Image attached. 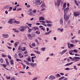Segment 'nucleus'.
<instances>
[{
  "instance_id": "1",
  "label": "nucleus",
  "mask_w": 80,
  "mask_h": 80,
  "mask_svg": "<svg viewBox=\"0 0 80 80\" xmlns=\"http://www.w3.org/2000/svg\"><path fill=\"white\" fill-rule=\"evenodd\" d=\"M69 59H71V60H73L74 62H78L79 61V60H80V57H74L73 58H72L71 57H69Z\"/></svg>"
},
{
  "instance_id": "2",
  "label": "nucleus",
  "mask_w": 80,
  "mask_h": 80,
  "mask_svg": "<svg viewBox=\"0 0 80 80\" xmlns=\"http://www.w3.org/2000/svg\"><path fill=\"white\" fill-rule=\"evenodd\" d=\"M57 2H55V6H57V7H59L60 6V2H62V3H63V2L62 1V0H57Z\"/></svg>"
},
{
  "instance_id": "3",
  "label": "nucleus",
  "mask_w": 80,
  "mask_h": 80,
  "mask_svg": "<svg viewBox=\"0 0 80 80\" xmlns=\"http://www.w3.org/2000/svg\"><path fill=\"white\" fill-rule=\"evenodd\" d=\"M35 5H40L42 4V1L40 2V0H36L35 2Z\"/></svg>"
},
{
  "instance_id": "4",
  "label": "nucleus",
  "mask_w": 80,
  "mask_h": 80,
  "mask_svg": "<svg viewBox=\"0 0 80 80\" xmlns=\"http://www.w3.org/2000/svg\"><path fill=\"white\" fill-rule=\"evenodd\" d=\"M69 18V17L67 15V14L64 13V19L65 20V21L66 22H67V21H68V20Z\"/></svg>"
},
{
  "instance_id": "5",
  "label": "nucleus",
  "mask_w": 80,
  "mask_h": 80,
  "mask_svg": "<svg viewBox=\"0 0 80 80\" xmlns=\"http://www.w3.org/2000/svg\"><path fill=\"white\" fill-rule=\"evenodd\" d=\"M13 21H14V19H10L8 21V23L9 24H12L13 23Z\"/></svg>"
},
{
  "instance_id": "6",
  "label": "nucleus",
  "mask_w": 80,
  "mask_h": 80,
  "mask_svg": "<svg viewBox=\"0 0 80 80\" xmlns=\"http://www.w3.org/2000/svg\"><path fill=\"white\" fill-rule=\"evenodd\" d=\"M79 15H80V12H74V16L75 17H77Z\"/></svg>"
},
{
  "instance_id": "7",
  "label": "nucleus",
  "mask_w": 80,
  "mask_h": 80,
  "mask_svg": "<svg viewBox=\"0 0 80 80\" xmlns=\"http://www.w3.org/2000/svg\"><path fill=\"white\" fill-rule=\"evenodd\" d=\"M48 78L50 80H54L56 78L55 76L52 75H50L49 77Z\"/></svg>"
},
{
  "instance_id": "8",
  "label": "nucleus",
  "mask_w": 80,
  "mask_h": 80,
  "mask_svg": "<svg viewBox=\"0 0 80 80\" xmlns=\"http://www.w3.org/2000/svg\"><path fill=\"white\" fill-rule=\"evenodd\" d=\"M30 65H31L32 67L34 68L35 66H37V64L36 63H33L32 62H31L30 63Z\"/></svg>"
},
{
  "instance_id": "9",
  "label": "nucleus",
  "mask_w": 80,
  "mask_h": 80,
  "mask_svg": "<svg viewBox=\"0 0 80 80\" xmlns=\"http://www.w3.org/2000/svg\"><path fill=\"white\" fill-rule=\"evenodd\" d=\"M72 53H74V51H73V50H71L69 51V53L70 55H74L75 54Z\"/></svg>"
},
{
  "instance_id": "10",
  "label": "nucleus",
  "mask_w": 80,
  "mask_h": 80,
  "mask_svg": "<svg viewBox=\"0 0 80 80\" xmlns=\"http://www.w3.org/2000/svg\"><path fill=\"white\" fill-rule=\"evenodd\" d=\"M69 10V8L68 7H67L66 8L65 10H64V13H65L66 14H67V12H68V11Z\"/></svg>"
},
{
  "instance_id": "11",
  "label": "nucleus",
  "mask_w": 80,
  "mask_h": 80,
  "mask_svg": "<svg viewBox=\"0 0 80 80\" xmlns=\"http://www.w3.org/2000/svg\"><path fill=\"white\" fill-rule=\"evenodd\" d=\"M20 28H21V32H23V31H25V30L26 28L25 27L21 26Z\"/></svg>"
},
{
  "instance_id": "12",
  "label": "nucleus",
  "mask_w": 80,
  "mask_h": 80,
  "mask_svg": "<svg viewBox=\"0 0 80 80\" xmlns=\"http://www.w3.org/2000/svg\"><path fill=\"white\" fill-rule=\"evenodd\" d=\"M2 37L5 38H8V37H9V35L8 34L6 35L5 34H2Z\"/></svg>"
},
{
  "instance_id": "13",
  "label": "nucleus",
  "mask_w": 80,
  "mask_h": 80,
  "mask_svg": "<svg viewBox=\"0 0 80 80\" xmlns=\"http://www.w3.org/2000/svg\"><path fill=\"white\" fill-rule=\"evenodd\" d=\"M73 62H71L70 63L67 64L64 66V67H67V66H70V65H72V64H73Z\"/></svg>"
},
{
  "instance_id": "14",
  "label": "nucleus",
  "mask_w": 80,
  "mask_h": 80,
  "mask_svg": "<svg viewBox=\"0 0 80 80\" xmlns=\"http://www.w3.org/2000/svg\"><path fill=\"white\" fill-rule=\"evenodd\" d=\"M27 60H28L29 62H31L32 60H31V57L30 56H28V58H27Z\"/></svg>"
},
{
  "instance_id": "15",
  "label": "nucleus",
  "mask_w": 80,
  "mask_h": 80,
  "mask_svg": "<svg viewBox=\"0 0 80 80\" xmlns=\"http://www.w3.org/2000/svg\"><path fill=\"white\" fill-rule=\"evenodd\" d=\"M28 38H29L30 40H32V36H31V34H28Z\"/></svg>"
},
{
  "instance_id": "16",
  "label": "nucleus",
  "mask_w": 80,
  "mask_h": 80,
  "mask_svg": "<svg viewBox=\"0 0 80 80\" xmlns=\"http://www.w3.org/2000/svg\"><path fill=\"white\" fill-rule=\"evenodd\" d=\"M32 28L34 30H39V28L38 27H34Z\"/></svg>"
},
{
  "instance_id": "17",
  "label": "nucleus",
  "mask_w": 80,
  "mask_h": 80,
  "mask_svg": "<svg viewBox=\"0 0 80 80\" xmlns=\"http://www.w3.org/2000/svg\"><path fill=\"white\" fill-rule=\"evenodd\" d=\"M63 18H61L60 21V23L61 25H63Z\"/></svg>"
},
{
  "instance_id": "18",
  "label": "nucleus",
  "mask_w": 80,
  "mask_h": 80,
  "mask_svg": "<svg viewBox=\"0 0 80 80\" xmlns=\"http://www.w3.org/2000/svg\"><path fill=\"white\" fill-rule=\"evenodd\" d=\"M39 20H44L45 19L43 17H41L39 18Z\"/></svg>"
},
{
  "instance_id": "19",
  "label": "nucleus",
  "mask_w": 80,
  "mask_h": 80,
  "mask_svg": "<svg viewBox=\"0 0 80 80\" xmlns=\"http://www.w3.org/2000/svg\"><path fill=\"white\" fill-rule=\"evenodd\" d=\"M10 63L11 65H13V64H14V61H13V60H12L11 61H10Z\"/></svg>"
},
{
  "instance_id": "20",
  "label": "nucleus",
  "mask_w": 80,
  "mask_h": 80,
  "mask_svg": "<svg viewBox=\"0 0 80 80\" xmlns=\"http://www.w3.org/2000/svg\"><path fill=\"white\" fill-rule=\"evenodd\" d=\"M46 23H48V24H49V23H52V22L51 21H48V20H46L45 21Z\"/></svg>"
},
{
  "instance_id": "21",
  "label": "nucleus",
  "mask_w": 80,
  "mask_h": 80,
  "mask_svg": "<svg viewBox=\"0 0 80 80\" xmlns=\"http://www.w3.org/2000/svg\"><path fill=\"white\" fill-rule=\"evenodd\" d=\"M13 30H14V32L16 33H18V32H19V31H18V30H17V29L15 28H13Z\"/></svg>"
},
{
  "instance_id": "22",
  "label": "nucleus",
  "mask_w": 80,
  "mask_h": 80,
  "mask_svg": "<svg viewBox=\"0 0 80 80\" xmlns=\"http://www.w3.org/2000/svg\"><path fill=\"white\" fill-rule=\"evenodd\" d=\"M5 60L7 65H9V62H8V59H6Z\"/></svg>"
},
{
  "instance_id": "23",
  "label": "nucleus",
  "mask_w": 80,
  "mask_h": 80,
  "mask_svg": "<svg viewBox=\"0 0 80 80\" xmlns=\"http://www.w3.org/2000/svg\"><path fill=\"white\" fill-rule=\"evenodd\" d=\"M66 5H67V3H64L63 4V8H66Z\"/></svg>"
},
{
  "instance_id": "24",
  "label": "nucleus",
  "mask_w": 80,
  "mask_h": 80,
  "mask_svg": "<svg viewBox=\"0 0 80 80\" xmlns=\"http://www.w3.org/2000/svg\"><path fill=\"white\" fill-rule=\"evenodd\" d=\"M14 23H17V24H19V23H20V22L17 21L16 20H15L14 21Z\"/></svg>"
},
{
  "instance_id": "25",
  "label": "nucleus",
  "mask_w": 80,
  "mask_h": 80,
  "mask_svg": "<svg viewBox=\"0 0 80 80\" xmlns=\"http://www.w3.org/2000/svg\"><path fill=\"white\" fill-rule=\"evenodd\" d=\"M0 62L2 63H3V58H1L0 59Z\"/></svg>"
},
{
  "instance_id": "26",
  "label": "nucleus",
  "mask_w": 80,
  "mask_h": 80,
  "mask_svg": "<svg viewBox=\"0 0 80 80\" xmlns=\"http://www.w3.org/2000/svg\"><path fill=\"white\" fill-rule=\"evenodd\" d=\"M68 50L67 49H65L64 50H63L62 52V53H63V54H64L65 52H67Z\"/></svg>"
},
{
  "instance_id": "27",
  "label": "nucleus",
  "mask_w": 80,
  "mask_h": 80,
  "mask_svg": "<svg viewBox=\"0 0 80 80\" xmlns=\"http://www.w3.org/2000/svg\"><path fill=\"white\" fill-rule=\"evenodd\" d=\"M28 15H31L32 16H35V15H33V13L31 12L29 13H28Z\"/></svg>"
},
{
  "instance_id": "28",
  "label": "nucleus",
  "mask_w": 80,
  "mask_h": 80,
  "mask_svg": "<svg viewBox=\"0 0 80 80\" xmlns=\"http://www.w3.org/2000/svg\"><path fill=\"white\" fill-rule=\"evenodd\" d=\"M18 43H19V42H15L14 43V46H15V47H17V44H18Z\"/></svg>"
},
{
  "instance_id": "29",
  "label": "nucleus",
  "mask_w": 80,
  "mask_h": 80,
  "mask_svg": "<svg viewBox=\"0 0 80 80\" xmlns=\"http://www.w3.org/2000/svg\"><path fill=\"white\" fill-rule=\"evenodd\" d=\"M35 33H37V34H38V35H40V31H37L35 32Z\"/></svg>"
},
{
  "instance_id": "30",
  "label": "nucleus",
  "mask_w": 80,
  "mask_h": 80,
  "mask_svg": "<svg viewBox=\"0 0 80 80\" xmlns=\"http://www.w3.org/2000/svg\"><path fill=\"white\" fill-rule=\"evenodd\" d=\"M34 52L38 54H40V52L39 51H34Z\"/></svg>"
},
{
  "instance_id": "31",
  "label": "nucleus",
  "mask_w": 80,
  "mask_h": 80,
  "mask_svg": "<svg viewBox=\"0 0 80 80\" xmlns=\"http://www.w3.org/2000/svg\"><path fill=\"white\" fill-rule=\"evenodd\" d=\"M74 53H78V50L75 49L73 50Z\"/></svg>"
},
{
  "instance_id": "32",
  "label": "nucleus",
  "mask_w": 80,
  "mask_h": 80,
  "mask_svg": "<svg viewBox=\"0 0 80 80\" xmlns=\"http://www.w3.org/2000/svg\"><path fill=\"white\" fill-rule=\"evenodd\" d=\"M74 2H75V4L76 5H77V6H78V5H79L78 3V2H77V1L76 0H75L74 1Z\"/></svg>"
},
{
  "instance_id": "33",
  "label": "nucleus",
  "mask_w": 80,
  "mask_h": 80,
  "mask_svg": "<svg viewBox=\"0 0 80 80\" xmlns=\"http://www.w3.org/2000/svg\"><path fill=\"white\" fill-rule=\"evenodd\" d=\"M19 57H20V58H22V57H23V55H22V54L19 53L18 54Z\"/></svg>"
},
{
  "instance_id": "34",
  "label": "nucleus",
  "mask_w": 80,
  "mask_h": 80,
  "mask_svg": "<svg viewBox=\"0 0 80 80\" xmlns=\"http://www.w3.org/2000/svg\"><path fill=\"white\" fill-rule=\"evenodd\" d=\"M41 7H45V3H43L41 5Z\"/></svg>"
},
{
  "instance_id": "35",
  "label": "nucleus",
  "mask_w": 80,
  "mask_h": 80,
  "mask_svg": "<svg viewBox=\"0 0 80 80\" xmlns=\"http://www.w3.org/2000/svg\"><path fill=\"white\" fill-rule=\"evenodd\" d=\"M47 25L48 27H51L52 26V24H47Z\"/></svg>"
},
{
  "instance_id": "36",
  "label": "nucleus",
  "mask_w": 80,
  "mask_h": 80,
  "mask_svg": "<svg viewBox=\"0 0 80 80\" xmlns=\"http://www.w3.org/2000/svg\"><path fill=\"white\" fill-rule=\"evenodd\" d=\"M27 28H29V30H28L29 32H31V31H32V30H33V29H31L29 28V27L28 26Z\"/></svg>"
},
{
  "instance_id": "37",
  "label": "nucleus",
  "mask_w": 80,
  "mask_h": 80,
  "mask_svg": "<svg viewBox=\"0 0 80 80\" xmlns=\"http://www.w3.org/2000/svg\"><path fill=\"white\" fill-rule=\"evenodd\" d=\"M31 35L32 37H35V35L33 33H32Z\"/></svg>"
},
{
  "instance_id": "38",
  "label": "nucleus",
  "mask_w": 80,
  "mask_h": 80,
  "mask_svg": "<svg viewBox=\"0 0 80 80\" xmlns=\"http://www.w3.org/2000/svg\"><path fill=\"white\" fill-rule=\"evenodd\" d=\"M8 57L9 60H11V59H12V57H11V56H10L9 55H8Z\"/></svg>"
},
{
  "instance_id": "39",
  "label": "nucleus",
  "mask_w": 80,
  "mask_h": 80,
  "mask_svg": "<svg viewBox=\"0 0 80 80\" xmlns=\"http://www.w3.org/2000/svg\"><path fill=\"white\" fill-rule=\"evenodd\" d=\"M45 49H46V48H41V49L42 50V51H45Z\"/></svg>"
},
{
  "instance_id": "40",
  "label": "nucleus",
  "mask_w": 80,
  "mask_h": 80,
  "mask_svg": "<svg viewBox=\"0 0 80 80\" xmlns=\"http://www.w3.org/2000/svg\"><path fill=\"white\" fill-rule=\"evenodd\" d=\"M6 78L7 79H8V80H10V77L9 76V77H8V76H6Z\"/></svg>"
},
{
  "instance_id": "41",
  "label": "nucleus",
  "mask_w": 80,
  "mask_h": 80,
  "mask_svg": "<svg viewBox=\"0 0 80 80\" xmlns=\"http://www.w3.org/2000/svg\"><path fill=\"white\" fill-rule=\"evenodd\" d=\"M18 50L19 51H20L21 50V46H19L18 48Z\"/></svg>"
},
{
  "instance_id": "42",
  "label": "nucleus",
  "mask_w": 80,
  "mask_h": 80,
  "mask_svg": "<svg viewBox=\"0 0 80 80\" xmlns=\"http://www.w3.org/2000/svg\"><path fill=\"white\" fill-rule=\"evenodd\" d=\"M70 45L71 47H74V45L73 44H70Z\"/></svg>"
},
{
  "instance_id": "43",
  "label": "nucleus",
  "mask_w": 80,
  "mask_h": 80,
  "mask_svg": "<svg viewBox=\"0 0 80 80\" xmlns=\"http://www.w3.org/2000/svg\"><path fill=\"white\" fill-rule=\"evenodd\" d=\"M14 57L15 58H17V55L16 53L14 55Z\"/></svg>"
},
{
  "instance_id": "44",
  "label": "nucleus",
  "mask_w": 80,
  "mask_h": 80,
  "mask_svg": "<svg viewBox=\"0 0 80 80\" xmlns=\"http://www.w3.org/2000/svg\"><path fill=\"white\" fill-rule=\"evenodd\" d=\"M21 10H22V8H19L17 10V12H18V11H20Z\"/></svg>"
},
{
  "instance_id": "45",
  "label": "nucleus",
  "mask_w": 80,
  "mask_h": 80,
  "mask_svg": "<svg viewBox=\"0 0 80 80\" xmlns=\"http://www.w3.org/2000/svg\"><path fill=\"white\" fill-rule=\"evenodd\" d=\"M56 77H60V75L59 74H57Z\"/></svg>"
},
{
  "instance_id": "46",
  "label": "nucleus",
  "mask_w": 80,
  "mask_h": 80,
  "mask_svg": "<svg viewBox=\"0 0 80 80\" xmlns=\"http://www.w3.org/2000/svg\"><path fill=\"white\" fill-rule=\"evenodd\" d=\"M2 57H7V56H6L5 55H3V54H2Z\"/></svg>"
},
{
  "instance_id": "47",
  "label": "nucleus",
  "mask_w": 80,
  "mask_h": 80,
  "mask_svg": "<svg viewBox=\"0 0 80 80\" xmlns=\"http://www.w3.org/2000/svg\"><path fill=\"white\" fill-rule=\"evenodd\" d=\"M37 78L36 77H34V78L32 79V80H37Z\"/></svg>"
},
{
  "instance_id": "48",
  "label": "nucleus",
  "mask_w": 80,
  "mask_h": 80,
  "mask_svg": "<svg viewBox=\"0 0 80 80\" xmlns=\"http://www.w3.org/2000/svg\"><path fill=\"white\" fill-rule=\"evenodd\" d=\"M36 12H37V11L35 9L33 11H32V12L34 13H36Z\"/></svg>"
},
{
  "instance_id": "49",
  "label": "nucleus",
  "mask_w": 80,
  "mask_h": 80,
  "mask_svg": "<svg viewBox=\"0 0 80 80\" xmlns=\"http://www.w3.org/2000/svg\"><path fill=\"white\" fill-rule=\"evenodd\" d=\"M73 67L74 68L75 70H77V68H76V66H74Z\"/></svg>"
},
{
  "instance_id": "50",
  "label": "nucleus",
  "mask_w": 80,
  "mask_h": 80,
  "mask_svg": "<svg viewBox=\"0 0 80 80\" xmlns=\"http://www.w3.org/2000/svg\"><path fill=\"white\" fill-rule=\"evenodd\" d=\"M3 67L4 68H6V67H7V65L6 64H4Z\"/></svg>"
},
{
  "instance_id": "51",
  "label": "nucleus",
  "mask_w": 80,
  "mask_h": 80,
  "mask_svg": "<svg viewBox=\"0 0 80 80\" xmlns=\"http://www.w3.org/2000/svg\"><path fill=\"white\" fill-rule=\"evenodd\" d=\"M49 33L48 32H47L45 33V35H49Z\"/></svg>"
},
{
  "instance_id": "52",
  "label": "nucleus",
  "mask_w": 80,
  "mask_h": 80,
  "mask_svg": "<svg viewBox=\"0 0 80 80\" xmlns=\"http://www.w3.org/2000/svg\"><path fill=\"white\" fill-rule=\"evenodd\" d=\"M46 10L45 8H42V9H41V11H44V10Z\"/></svg>"
},
{
  "instance_id": "53",
  "label": "nucleus",
  "mask_w": 80,
  "mask_h": 80,
  "mask_svg": "<svg viewBox=\"0 0 80 80\" xmlns=\"http://www.w3.org/2000/svg\"><path fill=\"white\" fill-rule=\"evenodd\" d=\"M32 59V62H33V63L34 62H35V60H34V59H33L31 58Z\"/></svg>"
},
{
  "instance_id": "54",
  "label": "nucleus",
  "mask_w": 80,
  "mask_h": 80,
  "mask_svg": "<svg viewBox=\"0 0 80 80\" xmlns=\"http://www.w3.org/2000/svg\"><path fill=\"white\" fill-rule=\"evenodd\" d=\"M23 67L24 68H25L26 67V66L25 65L22 64Z\"/></svg>"
},
{
  "instance_id": "55",
  "label": "nucleus",
  "mask_w": 80,
  "mask_h": 80,
  "mask_svg": "<svg viewBox=\"0 0 80 80\" xmlns=\"http://www.w3.org/2000/svg\"><path fill=\"white\" fill-rule=\"evenodd\" d=\"M17 61H19V62H21V59H19L17 58L16 59Z\"/></svg>"
},
{
  "instance_id": "56",
  "label": "nucleus",
  "mask_w": 80,
  "mask_h": 80,
  "mask_svg": "<svg viewBox=\"0 0 80 80\" xmlns=\"http://www.w3.org/2000/svg\"><path fill=\"white\" fill-rule=\"evenodd\" d=\"M19 6H20V5H19V4H18L16 6H15L14 7H15V8H17V7H19Z\"/></svg>"
},
{
  "instance_id": "57",
  "label": "nucleus",
  "mask_w": 80,
  "mask_h": 80,
  "mask_svg": "<svg viewBox=\"0 0 80 80\" xmlns=\"http://www.w3.org/2000/svg\"><path fill=\"white\" fill-rule=\"evenodd\" d=\"M68 25H70V20H69L68 21Z\"/></svg>"
},
{
  "instance_id": "58",
  "label": "nucleus",
  "mask_w": 80,
  "mask_h": 80,
  "mask_svg": "<svg viewBox=\"0 0 80 80\" xmlns=\"http://www.w3.org/2000/svg\"><path fill=\"white\" fill-rule=\"evenodd\" d=\"M70 68H66V69H65V70H70Z\"/></svg>"
},
{
  "instance_id": "59",
  "label": "nucleus",
  "mask_w": 80,
  "mask_h": 80,
  "mask_svg": "<svg viewBox=\"0 0 80 80\" xmlns=\"http://www.w3.org/2000/svg\"><path fill=\"white\" fill-rule=\"evenodd\" d=\"M46 29H47V32H48V31H49V30H50L49 29V28H47Z\"/></svg>"
},
{
  "instance_id": "60",
  "label": "nucleus",
  "mask_w": 80,
  "mask_h": 80,
  "mask_svg": "<svg viewBox=\"0 0 80 80\" xmlns=\"http://www.w3.org/2000/svg\"><path fill=\"white\" fill-rule=\"evenodd\" d=\"M42 24L45 23V21H42Z\"/></svg>"
},
{
  "instance_id": "61",
  "label": "nucleus",
  "mask_w": 80,
  "mask_h": 80,
  "mask_svg": "<svg viewBox=\"0 0 80 80\" xmlns=\"http://www.w3.org/2000/svg\"><path fill=\"white\" fill-rule=\"evenodd\" d=\"M36 56L32 57H31V58H32L33 59L34 58H36Z\"/></svg>"
},
{
  "instance_id": "62",
  "label": "nucleus",
  "mask_w": 80,
  "mask_h": 80,
  "mask_svg": "<svg viewBox=\"0 0 80 80\" xmlns=\"http://www.w3.org/2000/svg\"><path fill=\"white\" fill-rule=\"evenodd\" d=\"M48 59H49V58L48 57L47 58V59L46 60V62H48Z\"/></svg>"
},
{
  "instance_id": "63",
  "label": "nucleus",
  "mask_w": 80,
  "mask_h": 80,
  "mask_svg": "<svg viewBox=\"0 0 80 80\" xmlns=\"http://www.w3.org/2000/svg\"><path fill=\"white\" fill-rule=\"evenodd\" d=\"M12 7H10L9 8V11H11V10H12Z\"/></svg>"
},
{
  "instance_id": "64",
  "label": "nucleus",
  "mask_w": 80,
  "mask_h": 80,
  "mask_svg": "<svg viewBox=\"0 0 80 80\" xmlns=\"http://www.w3.org/2000/svg\"><path fill=\"white\" fill-rule=\"evenodd\" d=\"M60 54L62 55L63 54V52H60Z\"/></svg>"
}]
</instances>
